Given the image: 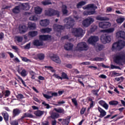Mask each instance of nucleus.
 I'll use <instances>...</instances> for the list:
<instances>
[{
    "label": "nucleus",
    "instance_id": "obj_3",
    "mask_svg": "<svg viewBox=\"0 0 125 125\" xmlns=\"http://www.w3.org/2000/svg\"><path fill=\"white\" fill-rule=\"evenodd\" d=\"M76 51H86L88 50V46L85 42L79 43L76 47Z\"/></svg>",
    "mask_w": 125,
    "mask_h": 125
},
{
    "label": "nucleus",
    "instance_id": "obj_36",
    "mask_svg": "<svg viewBox=\"0 0 125 125\" xmlns=\"http://www.w3.org/2000/svg\"><path fill=\"white\" fill-rule=\"evenodd\" d=\"M42 11V9L40 7H36L35 8V12L36 14H41Z\"/></svg>",
    "mask_w": 125,
    "mask_h": 125
},
{
    "label": "nucleus",
    "instance_id": "obj_19",
    "mask_svg": "<svg viewBox=\"0 0 125 125\" xmlns=\"http://www.w3.org/2000/svg\"><path fill=\"white\" fill-rule=\"evenodd\" d=\"M21 113V110L19 108H15L13 110V118H15V117H17V116H19L20 113Z\"/></svg>",
    "mask_w": 125,
    "mask_h": 125
},
{
    "label": "nucleus",
    "instance_id": "obj_59",
    "mask_svg": "<svg viewBox=\"0 0 125 125\" xmlns=\"http://www.w3.org/2000/svg\"><path fill=\"white\" fill-rule=\"evenodd\" d=\"M115 81H117V82H120V81H124V77L121 76L120 77H116L115 78Z\"/></svg>",
    "mask_w": 125,
    "mask_h": 125
},
{
    "label": "nucleus",
    "instance_id": "obj_16",
    "mask_svg": "<svg viewBox=\"0 0 125 125\" xmlns=\"http://www.w3.org/2000/svg\"><path fill=\"white\" fill-rule=\"evenodd\" d=\"M50 118H51L52 120H55V119H58V118L60 117V114L54 111H52V112L50 113Z\"/></svg>",
    "mask_w": 125,
    "mask_h": 125
},
{
    "label": "nucleus",
    "instance_id": "obj_53",
    "mask_svg": "<svg viewBox=\"0 0 125 125\" xmlns=\"http://www.w3.org/2000/svg\"><path fill=\"white\" fill-rule=\"evenodd\" d=\"M19 80H20V81L21 82L22 84L24 85L25 87H27V84H26V83L24 82V80L21 78V77H19Z\"/></svg>",
    "mask_w": 125,
    "mask_h": 125
},
{
    "label": "nucleus",
    "instance_id": "obj_63",
    "mask_svg": "<svg viewBox=\"0 0 125 125\" xmlns=\"http://www.w3.org/2000/svg\"><path fill=\"white\" fill-rule=\"evenodd\" d=\"M10 95V91L9 90H6L5 91V97H8Z\"/></svg>",
    "mask_w": 125,
    "mask_h": 125
},
{
    "label": "nucleus",
    "instance_id": "obj_32",
    "mask_svg": "<svg viewBox=\"0 0 125 125\" xmlns=\"http://www.w3.org/2000/svg\"><path fill=\"white\" fill-rule=\"evenodd\" d=\"M28 27L31 30H35L36 29V23L29 22L28 23Z\"/></svg>",
    "mask_w": 125,
    "mask_h": 125
},
{
    "label": "nucleus",
    "instance_id": "obj_28",
    "mask_svg": "<svg viewBox=\"0 0 125 125\" xmlns=\"http://www.w3.org/2000/svg\"><path fill=\"white\" fill-rule=\"evenodd\" d=\"M103 48H104V45L101 44H98L95 46V49L97 52H99V51H101V50H102Z\"/></svg>",
    "mask_w": 125,
    "mask_h": 125
},
{
    "label": "nucleus",
    "instance_id": "obj_2",
    "mask_svg": "<svg viewBox=\"0 0 125 125\" xmlns=\"http://www.w3.org/2000/svg\"><path fill=\"white\" fill-rule=\"evenodd\" d=\"M90 8H94V10L85 11L83 13V15H93V14H95L96 12L95 9L97 8V7L94 6V4H89L85 7V9H90Z\"/></svg>",
    "mask_w": 125,
    "mask_h": 125
},
{
    "label": "nucleus",
    "instance_id": "obj_47",
    "mask_svg": "<svg viewBox=\"0 0 125 125\" xmlns=\"http://www.w3.org/2000/svg\"><path fill=\"white\" fill-rule=\"evenodd\" d=\"M99 92V90L98 89H93L92 90V93L94 94V95H96V96H98V92Z\"/></svg>",
    "mask_w": 125,
    "mask_h": 125
},
{
    "label": "nucleus",
    "instance_id": "obj_22",
    "mask_svg": "<svg viewBox=\"0 0 125 125\" xmlns=\"http://www.w3.org/2000/svg\"><path fill=\"white\" fill-rule=\"evenodd\" d=\"M1 115L3 116L5 123H7V122H8V120H9V115L8 113L6 111H4L1 113Z\"/></svg>",
    "mask_w": 125,
    "mask_h": 125
},
{
    "label": "nucleus",
    "instance_id": "obj_20",
    "mask_svg": "<svg viewBox=\"0 0 125 125\" xmlns=\"http://www.w3.org/2000/svg\"><path fill=\"white\" fill-rule=\"evenodd\" d=\"M98 110L99 112L100 113L99 116L100 118H103L104 117H105L106 114V111H105V110H104L103 109L101 108V107L99 106L98 107Z\"/></svg>",
    "mask_w": 125,
    "mask_h": 125
},
{
    "label": "nucleus",
    "instance_id": "obj_23",
    "mask_svg": "<svg viewBox=\"0 0 125 125\" xmlns=\"http://www.w3.org/2000/svg\"><path fill=\"white\" fill-rule=\"evenodd\" d=\"M71 120V116H67L65 119L62 120V125H69L70 121Z\"/></svg>",
    "mask_w": 125,
    "mask_h": 125
},
{
    "label": "nucleus",
    "instance_id": "obj_55",
    "mask_svg": "<svg viewBox=\"0 0 125 125\" xmlns=\"http://www.w3.org/2000/svg\"><path fill=\"white\" fill-rule=\"evenodd\" d=\"M86 111V108L85 107H82V109L80 110V114L81 115H83L84 114V112Z\"/></svg>",
    "mask_w": 125,
    "mask_h": 125
},
{
    "label": "nucleus",
    "instance_id": "obj_14",
    "mask_svg": "<svg viewBox=\"0 0 125 125\" xmlns=\"http://www.w3.org/2000/svg\"><path fill=\"white\" fill-rule=\"evenodd\" d=\"M51 39V36L47 35H41L39 36V40L42 42V41H47L48 40H50Z\"/></svg>",
    "mask_w": 125,
    "mask_h": 125
},
{
    "label": "nucleus",
    "instance_id": "obj_11",
    "mask_svg": "<svg viewBox=\"0 0 125 125\" xmlns=\"http://www.w3.org/2000/svg\"><path fill=\"white\" fill-rule=\"evenodd\" d=\"M111 26V23L109 22H100L99 23V27L102 29H107Z\"/></svg>",
    "mask_w": 125,
    "mask_h": 125
},
{
    "label": "nucleus",
    "instance_id": "obj_9",
    "mask_svg": "<svg viewBox=\"0 0 125 125\" xmlns=\"http://www.w3.org/2000/svg\"><path fill=\"white\" fill-rule=\"evenodd\" d=\"M53 77H54L55 79H57L58 80H61L62 81V80H69L68 75L64 72L62 73L61 76H59L58 74H54L53 75Z\"/></svg>",
    "mask_w": 125,
    "mask_h": 125
},
{
    "label": "nucleus",
    "instance_id": "obj_57",
    "mask_svg": "<svg viewBox=\"0 0 125 125\" xmlns=\"http://www.w3.org/2000/svg\"><path fill=\"white\" fill-rule=\"evenodd\" d=\"M93 61H96L97 62L102 61V58L99 57H96L93 59Z\"/></svg>",
    "mask_w": 125,
    "mask_h": 125
},
{
    "label": "nucleus",
    "instance_id": "obj_44",
    "mask_svg": "<svg viewBox=\"0 0 125 125\" xmlns=\"http://www.w3.org/2000/svg\"><path fill=\"white\" fill-rule=\"evenodd\" d=\"M124 21H125V18H120L116 20V22L118 24H122Z\"/></svg>",
    "mask_w": 125,
    "mask_h": 125
},
{
    "label": "nucleus",
    "instance_id": "obj_35",
    "mask_svg": "<svg viewBox=\"0 0 125 125\" xmlns=\"http://www.w3.org/2000/svg\"><path fill=\"white\" fill-rule=\"evenodd\" d=\"M86 4V2L84 1H81L79 2L76 5L77 8H81V6H83V5H85Z\"/></svg>",
    "mask_w": 125,
    "mask_h": 125
},
{
    "label": "nucleus",
    "instance_id": "obj_37",
    "mask_svg": "<svg viewBox=\"0 0 125 125\" xmlns=\"http://www.w3.org/2000/svg\"><path fill=\"white\" fill-rule=\"evenodd\" d=\"M12 12L13 13L18 14L20 12V6H17L15 8L13 9Z\"/></svg>",
    "mask_w": 125,
    "mask_h": 125
},
{
    "label": "nucleus",
    "instance_id": "obj_50",
    "mask_svg": "<svg viewBox=\"0 0 125 125\" xmlns=\"http://www.w3.org/2000/svg\"><path fill=\"white\" fill-rule=\"evenodd\" d=\"M10 124L11 125H19L18 121L17 120H14V121H11L10 122Z\"/></svg>",
    "mask_w": 125,
    "mask_h": 125
},
{
    "label": "nucleus",
    "instance_id": "obj_56",
    "mask_svg": "<svg viewBox=\"0 0 125 125\" xmlns=\"http://www.w3.org/2000/svg\"><path fill=\"white\" fill-rule=\"evenodd\" d=\"M16 97L18 98V99H23V98H25L24 97V95H23L22 94H18Z\"/></svg>",
    "mask_w": 125,
    "mask_h": 125
},
{
    "label": "nucleus",
    "instance_id": "obj_43",
    "mask_svg": "<svg viewBox=\"0 0 125 125\" xmlns=\"http://www.w3.org/2000/svg\"><path fill=\"white\" fill-rule=\"evenodd\" d=\"M16 40L18 42H23V37L22 36H16Z\"/></svg>",
    "mask_w": 125,
    "mask_h": 125
},
{
    "label": "nucleus",
    "instance_id": "obj_41",
    "mask_svg": "<svg viewBox=\"0 0 125 125\" xmlns=\"http://www.w3.org/2000/svg\"><path fill=\"white\" fill-rule=\"evenodd\" d=\"M37 57L39 60H43L44 59V55L42 53H39L37 54Z\"/></svg>",
    "mask_w": 125,
    "mask_h": 125
},
{
    "label": "nucleus",
    "instance_id": "obj_45",
    "mask_svg": "<svg viewBox=\"0 0 125 125\" xmlns=\"http://www.w3.org/2000/svg\"><path fill=\"white\" fill-rule=\"evenodd\" d=\"M21 77H26L27 76V71L25 69H22L21 72Z\"/></svg>",
    "mask_w": 125,
    "mask_h": 125
},
{
    "label": "nucleus",
    "instance_id": "obj_40",
    "mask_svg": "<svg viewBox=\"0 0 125 125\" xmlns=\"http://www.w3.org/2000/svg\"><path fill=\"white\" fill-rule=\"evenodd\" d=\"M109 104L112 106H117L119 104V102L117 101H111L109 102Z\"/></svg>",
    "mask_w": 125,
    "mask_h": 125
},
{
    "label": "nucleus",
    "instance_id": "obj_51",
    "mask_svg": "<svg viewBox=\"0 0 125 125\" xmlns=\"http://www.w3.org/2000/svg\"><path fill=\"white\" fill-rule=\"evenodd\" d=\"M29 74L31 76V79H32V80H35V72L33 71H30Z\"/></svg>",
    "mask_w": 125,
    "mask_h": 125
},
{
    "label": "nucleus",
    "instance_id": "obj_10",
    "mask_svg": "<svg viewBox=\"0 0 125 125\" xmlns=\"http://www.w3.org/2000/svg\"><path fill=\"white\" fill-rule=\"evenodd\" d=\"M99 40L98 36H92L88 40L89 43L92 45H95L97 41Z\"/></svg>",
    "mask_w": 125,
    "mask_h": 125
},
{
    "label": "nucleus",
    "instance_id": "obj_49",
    "mask_svg": "<svg viewBox=\"0 0 125 125\" xmlns=\"http://www.w3.org/2000/svg\"><path fill=\"white\" fill-rule=\"evenodd\" d=\"M50 94H51L52 98L54 96V97H57L58 96V93L57 92H52V91L50 92Z\"/></svg>",
    "mask_w": 125,
    "mask_h": 125
},
{
    "label": "nucleus",
    "instance_id": "obj_18",
    "mask_svg": "<svg viewBox=\"0 0 125 125\" xmlns=\"http://www.w3.org/2000/svg\"><path fill=\"white\" fill-rule=\"evenodd\" d=\"M116 37L117 38H121V39H123V40H125V31H119L116 33Z\"/></svg>",
    "mask_w": 125,
    "mask_h": 125
},
{
    "label": "nucleus",
    "instance_id": "obj_61",
    "mask_svg": "<svg viewBox=\"0 0 125 125\" xmlns=\"http://www.w3.org/2000/svg\"><path fill=\"white\" fill-rule=\"evenodd\" d=\"M72 103L75 105V106H77L78 105V102L76 98H73L71 99Z\"/></svg>",
    "mask_w": 125,
    "mask_h": 125
},
{
    "label": "nucleus",
    "instance_id": "obj_5",
    "mask_svg": "<svg viewBox=\"0 0 125 125\" xmlns=\"http://www.w3.org/2000/svg\"><path fill=\"white\" fill-rule=\"evenodd\" d=\"M94 22V19L91 17H89L83 21L82 25L84 28H87V27H89Z\"/></svg>",
    "mask_w": 125,
    "mask_h": 125
},
{
    "label": "nucleus",
    "instance_id": "obj_24",
    "mask_svg": "<svg viewBox=\"0 0 125 125\" xmlns=\"http://www.w3.org/2000/svg\"><path fill=\"white\" fill-rule=\"evenodd\" d=\"M112 50H121V49H120L119 42H115L113 44L112 46Z\"/></svg>",
    "mask_w": 125,
    "mask_h": 125
},
{
    "label": "nucleus",
    "instance_id": "obj_4",
    "mask_svg": "<svg viewBox=\"0 0 125 125\" xmlns=\"http://www.w3.org/2000/svg\"><path fill=\"white\" fill-rule=\"evenodd\" d=\"M125 61V54L118 53L114 58V62L116 64H122L123 61Z\"/></svg>",
    "mask_w": 125,
    "mask_h": 125
},
{
    "label": "nucleus",
    "instance_id": "obj_48",
    "mask_svg": "<svg viewBox=\"0 0 125 125\" xmlns=\"http://www.w3.org/2000/svg\"><path fill=\"white\" fill-rule=\"evenodd\" d=\"M21 58L22 61H23V62H31V60L28 59V58L26 57H21Z\"/></svg>",
    "mask_w": 125,
    "mask_h": 125
},
{
    "label": "nucleus",
    "instance_id": "obj_38",
    "mask_svg": "<svg viewBox=\"0 0 125 125\" xmlns=\"http://www.w3.org/2000/svg\"><path fill=\"white\" fill-rule=\"evenodd\" d=\"M98 28V26L95 25H93L91 26V28L90 29V31L91 33H94V32H95Z\"/></svg>",
    "mask_w": 125,
    "mask_h": 125
},
{
    "label": "nucleus",
    "instance_id": "obj_12",
    "mask_svg": "<svg viewBox=\"0 0 125 125\" xmlns=\"http://www.w3.org/2000/svg\"><path fill=\"white\" fill-rule=\"evenodd\" d=\"M19 31L20 34H25L27 32V27L24 25H19Z\"/></svg>",
    "mask_w": 125,
    "mask_h": 125
},
{
    "label": "nucleus",
    "instance_id": "obj_6",
    "mask_svg": "<svg viewBox=\"0 0 125 125\" xmlns=\"http://www.w3.org/2000/svg\"><path fill=\"white\" fill-rule=\"evenodd\" d=\"M45 14L47 16H54L57 15L58 17L60 16V13L58 11H56L53 9H49L45 11Z\"/></svg>",
    "mask_w": 125,
    "mask_h": 125
},
{
    "label": "nucleus",
    "instance_id": "obj_8",
    "mask_svg": "<svg viewBox=\"0 0 125 125\" xmlns=\"http://www.w3.org/2000/svg\"><path fill=\"white\" fill-rule=\"evenodd\" d=\"M111 36L107 34H104L101 37V42L103 43H109L111 42Z\"/></svg>",
    "mask_w": 125,
    "mask_h": 125
},
{
    "label": "nucleus",
    "instance_id": "obj_26",
    "mask_svg": "<svg viewBox=\"0 0 125 125\" xmlns=\"http://www.w3.org/2000/svg\"><path fill=\"white\" fill-rule=\"evenodd\" d=\"M96 20L98 21H109V18L107 17H101L100 15H98L96 17Z\"/></svg>",
    "mask_w": 125,
    "mask_h": 125
},
{
    "label": "nucleus",
    "instance_id": "obj_31",
    "mask_svg": "<svg viewBox=\"0 0 125 125\" xmlns=\"http://www.w3.org/2000/svg\"><path fill=\"white\" fill-rule=\"evenodd\" d=\"M52 31V29L51 28H42L41 30V33H42L43 34H44L45 33H50Z\"/></svg>",
    "mask_w": 125,
    "mask_h": 125
},
{
    "label": "nucleus",
    "instance_id": "obj_46",
    "mask_svg": "<svg viewBox=\"0 0 125 125\" xmlns=\"http://www.w3.org/2000/svg\"><path fill=\"white\" fill-rule=\"evenodd\" d=\"M29 20H30L31 21H37L38 18L36 16H31L29 18Z\"/></svg>",
    "mask_w": 125,
    "mask_h": 125
},
{
    "label": "nucleus",
    "instance_id": "obj_1",
    "mask_svg": "<svg viewBox=\"0 0 125 125\" xmlns=\"http://www.w3.org/2000/svg\"><path fill=\"white\" fill-rule=\"evenodd\" d=\"M74 23H75L74 19L68 18L66 24L64 26L54 24L53 26L54 31L59 33L60 35H61V32H62L63 30H64L65 28H66V29H71V28L74 26Z\"/></svg>",
    "mask_w": 125,
    "mask_h": 125
},
{
    "label": "nucleus",
    "instance_id": "obj_58",
    "mask_svg": "<svg viewBox=\"0 0 125 125\" xmlns=\"http://www.w3.org/2000/svg\"><path fill=\"white\" fill-rule=\"evenodd\" d=\"M98 103H99V105H100L101 106H102L103 107L106 103V102H105L104 101H103V100H101V101H99Z\"/></svg>",
    "mask_w": 125,
    "mask_h": 125
},
{
    "label": "nucleus",
    "instance_id": "obj_39",
    "mask_svg": "<svg viewBox=\"0 0 125 125\" xmlns=\"http://www.w3.org/2000/svg\"><path fill=\"white\" fill-rule=\"evenodd\" d=\"M42 3L43 4V5H49V4H52L51 1H50V0H46L45 1H43L42 2Z\"/></svg>",
    "mask_w": 125,
    "mask_h": 125
},
{
    "label": "nucleus",
    "instance_id": "obj_21",
    "mask_svg": "<svg viewBox=\"0 0 125 125\" xmlns=\"http://www.w3.org/2000/svg\"><path fill=\"white\" fill-rule=\"evenodd\" d=\"M54 110L57 112L58 114H61L62 115L65 114V110L62 107L54 108Z\"/></svg>",
    "mask_w": 125,
    "mask_h": 125
},
{
    "label": "nucleus",
    "instance_id": "obj_30",
    "mask_svg": "<svg viewBox=\"0 0 125 125\" xmlns=\"http://www.w3.org/2000/svg\"><path fill=\"white\" fill-rule=\"evenodd\" d=\"M28 36L31 37V38H35L36 36H38L37 31H29L28 32Z\"/></svg>",
    "mask_w": 125,
    "mask_h": 125
},
{
    "label": "nucleus",
    "instance_id": "obj_62",
    "mask_svg": "<svg viewBox=\"0 0 125 125\" xmlns=\"http://www.w3.org/2000/svg\"><path fill=\"white\" fill-rule=\"evenodd\" d=\"M43 96L46 99H50V98H52V97H51V96H49L45 94H43Z\"/></svg>",
    "mask_w": 125,
    "mask_h": 125
},
{
    "label": "nucleus",
    "instance_id": "obj_25",
    "mask_svg": "<svg viewBox=\"0 0 125 125\" xmlns=\"http://www.w3.org/2000/svg\"><path fill=\"white\" fill-rule=\"evenodd\" d=\"M74 46V44L71 43H67L64 45V49L65 50H72L73 49V47Z\"/></svg>",
    "mask_w": 125,
    "mask_h": 125
},
{
    "label": "nucleus",
    "instance_id": "obj_13",
    "mask_svg": "<svg viewBox=\"0 0 125 125\" xmlns=\"http://www.w3.org/2000/svg\"><path fill=\"white\" fill-rule=\"evenodd\" d=\"M50 59L57 64L61 63V60H60V58H59V57L58 56L54 55L53 56L50 57Z\"/></svg>",
    "mask_w": 125,
    "mask_h": 125
},
{
    "label": "nucleus",
    "instance_id": "obj_17",
    "mask_svg": "<svg viewBox=\"0 0 125 125\" xmlns=\"http://www.w3.org/2000/svg\"><path fill=\"white\" fill-rule=\"evenodd\" d=\"M40 23L42 27H47V26L49 25V20L47 19L42 20L40 21Z\"/></svg>",
    "mask_w": 125,
    "mask_h": 125
},
{
    "label": "nucleus",
    "instance_id": "obj_29",
    "mask_svg": "<svg viewBox=\"0 0 125 125\" xmlns=\"http://www.w3.org/2000/svg\"><path fill=\"white\" fill-rule=\"evenodd\" d=\"M62 11L63 15L68 14V10H67V6L66 5H62Z\"/></svg>",
    "mask_w": 125,
    "mask_h": 125
},
{
    "label": "nucleus",
    "instance_id": "obj_52",
    "mask_svg": "<svg viewBox=\"0 0 125 125\" xmlns=\"http://www.w3.org/2000/svg\"><path fill=\"white\" fill-rule=\"evenodd\" d=\"M23 114H24L25 118H33V117H34L33 116V115H32L31 114H30L29 113H25Z\"/></svg>",
    "mask_w": 125,
    "mask_h": 125
},
{
    "label": "nucleus",
    "instance_id": "obj_42",
    "mask_svg": "<svg viewBox=\"0 0 125 125\" xmlns=\"http://www.w3.org/2000/svg\"><path fill=\"white\" fill-rule=\"evenodd\" d=\"M22 5L24 10H29V9L31 8V7H30V5L27 3L22 4Z\"/></svg>",
    "mask_w": 125,
    "mask_h": 125
},
{
    "label": "nucleus",
    "instance_id": "obj_34",
    "mask_svg": "<svg viewBox=\"0 0 125 125\" xmlns=\"http://www.w3.org/2000/svg\"><path fill=\"white\" fill-rule=\"evenodd\" d=\"M118 43L119 44V48L120 50L124 48V46H125V42L124 41H120L118 42Z\"/></svg>",
    "mask_w": 125,
    "mask_h": 125
},
{
    "label": "nucleus",
    "instance_id": "obj_27",
    "mask_svg": "<svg viewBox=\"0 0 125 125\" xmlns=\"http://www.w3.org/2000/svg\"><path fill=\"white\" fill-rule=\"evenodd\" d=\"M44 111L38 110L37 111H34V114L36 116V117H42V115H43Z\"/></svg>",
    "mask_w": 125,
    "mask_h": 125
},
{
    "label": "nucleus",
    "instance_id": "obj_54",
    "mask_svg": "<svg viewBox=\"0 0 125 125\" xmlns=\"http://www.w3.org/2000/svg\"><path fill=\"white\" fill-rule=\"evenodd\" d=\"M42 105H44V106L46 107V109H49V108H50L49 104L45 103V102H43L42 103Z\"/></svg>",
    "mask_w": 125,
    "mask_h": 125
},
{
    "label": "nucleus",
    "instance_id": "obj_33",
    "mask_svg": "<svg viewBox=\"0 0 125 125\" xmlns=\"http://www.w3.org/2000/svg\"><path fill=\"white\" fill-rule=\"evenodd\" d=\"M115 31V28H111L107 29H104L102 30V32H104V33H107L108 34H110L111 33H113Z\"/></svg>",
    "mask_w": 125,
    "mask_h": 125
},
{
    "label": "nucleus",
    "instance_id": "obj_64",
    "mask_svg": "<svg viewBox=\"0 0 125 125\" xmlns=\"http://www.w3.org/2000/svg\"><path fill=\"white\" fill-rule=\"evenodd\" d=\"M111 69H119V70H121V67H120V66H117L114 65L113 64H112L111 65Z\"/></svg>",
    "mask_w": 125,
    "mask_h": 125
},
{
    "label": "nucleus",
    "instance_id": "obj_60",
    "mask_svg": "<svg viewBox=\"0 0 125 125\" xmlns=\"http://www.w3.org/2000/svg\"><path fill=\"white\" fill-rule=\"evenodd\" d=\"M45 68H47V69H49V70H50L51 72H52V73H53V72H55V70L53 69V67L52 66H45Z\"/></svg>",
    "mask_w": 125,
    "mask_h": 125
},
{
    "label": "nucleus",
    "instance_id": "obj_7",
    "mask_svg": "<svg viewBox=\"0 0 125 125\" xmlns=\"http://www.w3.org/2000/svg\"><path fill=\"white\" fill-rule=\"evenodd\" d=\"M72 33L76 38H80V37L83 36V30L82 28H73Z\"/></svg>",
    "mask_w": 125,
    "mask_h": 125
},
{
    "label": "nucleus",
    "instance_id": "obj_15",
    "mask_svg": "<svg viewBox=\"0 0 125 125\" xmlns=\"http://www.w3.org/2000/svg\"><path fill=\"white\" fill-rule=\"evenodd\" d=\"M33 44L34 46H42L43 42L39 40H35L33 42Z\"/></svg>",
    "mask_w": 125,
    "mask_h": 125
}]
</instances>
